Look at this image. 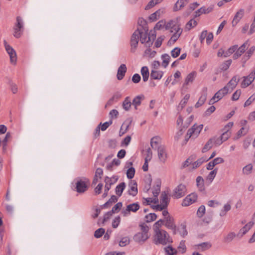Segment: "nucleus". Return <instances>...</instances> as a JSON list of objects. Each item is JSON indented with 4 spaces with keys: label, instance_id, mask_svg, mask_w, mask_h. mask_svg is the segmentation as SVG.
I'll return each instance as SVG.
<instances>
[{
    "label": "nucleus",
    "instance_id": "1",
    "mask_svg": "<svg viewBox=\"0 0 255 255\" xmlns=\"http://www.w3.org/2000/svg\"><path fill=\"white\" fill-rule=\"evenodd\" d=\"M190 82H191V73L188 74L181 88V94L182 95L185 94V95L177 106V109L178 111H181L182 110V109L185 106L190 97V95L189 94H186L188 89V85Z\"/></svg>",
    "mask_w": 255,
    "mask_h": 255
},
{
    "label": "nucleus",
    "instance_id": "2",
    "mask_svg": "<svg viewBox=\"0 0 255 255\" xmlns=\"http://www.w3.org/2000/svg\"><path fill=\"white\" fill-rule=\"evenodd\" d=\"M156 238L154 239V243L156 245H166L168 243H172V239H169V235L165 230L154 231Z\"/></svg>",
    "mask_w": 255,
    "mask_h": 255
},
{
    "label": "nucleus",
    "instance_id": "3",
    "mask_svg": "<svg viewBox=\"0 0 255 255\" xmlns=\"http://www.w3.org/2000/svg\"><path fill=\"white\" fill-rule=\"evenodd\" d=\"M170 198L168 197V194L165 192H162L160 196V203L156 205H151V208L156 211H162L167 209L170 202Z\"/></svg>",
    "mask_w": 255,
    "mask_h": 255
},
{
    "label": "nucleus",
    "instance_id": "4",
    "mask_svg": "<svg viewBox=\"0 0 255 255\" xmlns=\"http://www.w3.org/2000/svg\"><path fill=\"white\" fill-rule=\"evenodd\" d=\"M13 36L16 38H20L23 33L24 27L22 18L19 16L16 17V22L13 27Z\"/></svg>",
    "mask_w": 255,
    "mask_h": 255
},
{
    "label": "nucleus",
    "instance_id": "5",
    "mask_svg": "<svg viewBox=\"0 0 255 255\" xmlns=\"http://www.w3.org/2000/svg\"><path fill=\"white\" fill-rule=\"evenodd\" d=\"M84 180L79 179L75 183L76 191L79 193H83L85 192L89 188L87 184L90 183L89 180L86 177H83Z\"/></svg>",
    "mask_w": 255,
    "mask_h": 255
},
{
    "label": "nucleus",
    "instance_id": "6",
    "mask_svg": "<svg viewBox=\"0 0 255 255\" xmlns=\"http://www.w3.org/2000/svg\"><path fill=\"white\" fill-rule=\"evenodd\" d=\"M230 91L228 87H224L219 90L210 100L209 104L212 105L221 100L225 95L227 94Z\"/></svg>",
    "mask_w": 255,
    "mask_h": 255
},
{
    "label": "nucleus",
    "instance_id": "7",
    "mask_svg": "<svg viewBox=\"0 0 255 255\" xmlns=\"http://www.w3.org/2000/svg\"><path fill=\"white\" fill-rule=\"evenodd\" d=\"M165 218V226L169 229H171L174 235L176 234V226L174 223V219L170 216H168Z\"/></svg>",
    "mask_w": 255,
    "mask_h": 255
},
{
    "label": "nucleus",
    "instance_id": "8",
    "mask_svg": "<svg viewBox=\"0 0 255 255\" xmlns=\"http://www.w3.org/2000/svg\"><path fill=\"white\" fill-rule=\"evenodd\" d=\"M130 189L128 191V194L132 196H135L138 193L137 183L135 180H131L128 184Z\"/></svg>",
    "mask_w": 255,
    "mask_h": 255
},
{
    "label": "nucleus",
    "instance_id": "9",
    "mask_svg": "<svg viewBox=\"0 0 255 255\" xmlns=\"http://www.w3.org/2000/svg\"><path fill=\"white\" fill-rule=\"evenodd\" d=\"M105 182L106 184L105 186L104 192L102 195L103 198H105L108 196V192L110 190L111 186L114 184V183H113L112 181L111 178H110L108 176L105 177Z\"/></svg>",
    "mask_w": 255,
    "mask_h": 255
},
{
    "label": "nucleus",
    "instance_id": "10",
    "mask_svg": "<svg viewBox=\"0 0 255 255\" xmlns=\"http://www.w3.org/2000/svg\"><path fill=\"white\" fill-rule=\"evenodd\" d=\"M149 238V235H146L141 232H138L133 237V240L138 243H143Z\"/></svg>",
    "mask_w": 255,
    "mask_h": 255
},
{
    "label": "nucleus",
    "instance_id": "11",
    "mask_svg": "<svg viewBox=\"0 0 255 255\" xmlns=\"http://www.w3.org/2000/svg\"><path fill=\"white\" fill-rule=\"evenodd\" d=\"M213 5L210 6L207 8L205 6L201 7L195 12L194 18H197L203 13L207 14L210 13L213 10Z\"/></svg>",
    "mask_w": 255,
    "mask_h": 255
},
{
    "label": "nucleus",
    "instance_id": "12",
    "mask_svg": "<svg viewBox=\"0 0 255 255\" xmlns=\"http://www.w3.org/2000/svg\"><path fill=\"white\" fill-rule=\"evenodd\" d=\"M177 20L171 19L169 20L167 23H165V28L166 30H169L172 29L176 32H179L180 30V28L178 25H177Z\"/></svg>",
    "mask_w": 255,
    "mask_h": 255
},
{
    "label": "nucleus",
    "instance_id": "13",
    "mask_svg": "<svg viewBox=\"0 0 255 255\" xmlns=\"http://www.w3.org/2000/svg\"><path fill=\"white\" fill-rule=\"evenodd\" d=\"M5 50L9 55L11 63L15 64L16 62L17 57L14 49L11 46L7 45Z\"/></svg>",
    "mask_w": 255,
    "mask_h": 255
},
{
    "label": "nucleus",
    "instance_id": "14",
    "mask_svg": "<svg viewBox=\"0 0 255 255\" xmlns=\"http://www.w3.org/2000/svg\"><path fill=\"white\" fill-rule=\"evenodd\" d=\"M127 71V68L125 64H122L118 68L117 78L118 80H121L124 78L126 73Z\"/></svg>",
    "mask_w": 255,
    "mask_h": 255
},
{
    "label": "nucleus",
    "instance_id": "15",
    "mask_svg": "<svg viewBox=\"0 0 255 255\" xmlns=\"http://www.w3.org/2000/svg\"><path fill=\"white\" fill-rule=\"evenodd\" d=\"M157 151L159 159L163 162H164L167 157L165 146L163 145H160L158 147Z\"/></svg>",
    "mask_w": 255,
    "mask_h": 255
},
{
    "label": "nucleus",
    "instance_id": "16",
    "mask_svg": "<svg viewBox=\"0 0 255 255\" xmlns=\"http://www.w3.org/2000/svg\"><path fill=\"white\" fill-rule=\"evenodd\" d=\"M244 80L241 84L242 88H246L249 86L255 78V74L251 73L250 75L247 77H244Z\"/></svg>",
    "mask_w": 255,
    "mask_h": 255
},
{
    "label": "nucleus",
    "instance_id": "17",
    "mask_svg": "<svg viewBox=\"0 0 255 255\" xmlns=\"http://www.w3.org/2000/svg\"><path fill=\"white\" fill-rule=\"evenodd\" d=\"M248 45V42L247 41L242 45L239 48H238V50L233 55V58L234 59H237L240 57L245 51Z\"/></svg>",
    "mask_w": 255,
    "mask_h": 255
},
{
    "label": "nucleus",
    "instance_id": "18",
    "mask_svg": "<svg viewBox=\"0 0 255 255\" xmlns=\"http://www.w3.org/2000/svg\"><path fill=\"white\" fill-rule=\"evenodd\" d=\"M211 247L212 244L210 242H204L194 246V247L196 250L202 252L209 249Z\"/></svg>",
    "mask_w": 255,
    "mask_h": 255
},
{
    "label": "nucleus",
    "instance_id": "19",
    "mask_svg": "<svg viewBox=\"0 0 255 255\" xmlns=\"http://www.w3.org/2000/svg\"><path fill=\"white\" fill-rule=\"evenodd\" d=\"M239 80L240 79L237 76H234L225 86L228 87V88L230 89V93L236 87L238 82L239 81Z\"/></svg>",
    "mask_w": 255,
    "mask_h": 255
},
{
    "label": "nucleus",
    "instance_id": "20",
    "mask_svg": "<svg viewBox=\"0 0 255 255\" xmlns=\"http://www.w3.org/2000/svg\"><path fill=\"white\" fill-rule=\"evenodd\" d=\"M203 128V125L202 124L197 125L196 124H195L192 126V139L196 138L199 136Z\"/></svg>",
    "mask_w": 255,
    "mask_h": 255
},
{
    "label": "nucleus",
    "instance_id": "21",
    "mask_svg": "<svg viewBox=\"0 0 255 255\" xmlns=\"http://www.w3.org/2000/svg\"><path fill=\"white\" fill-rule=\"evenodd\" d=\"M163 72L162 71H157L156 70H151L150 73V80H160L163 75Z\"/></svg>",
    "mask_w": 255,
    "mask_h": 255
},
{
    "label": "nucleus",
    "instance_id": "22",
    "mask_svg": "<svg viewBox=\"0 0 255 255\" xmlns=\"http://www.w3.org/2000/svg\"><path fill=\"white\" fill-rule=\"evenodd\" d=\"M224 161V159L221 157H217L212 161L209 162L207 165V169L208 170H212L215 165L223 163Z\"/></svg>",
    "mask_w": 255,
    "mask_h": 255
},
{
    "label": "nucleus",
    "instance_id": "23",
    "mask_svg": "<svg viewBox=\"0 0 255 255\" xmlns=\"http://www.w3.org/2000/svg\"><path fill=\"white\" fill-rule=\"evenodd\" d=\"M207 88H204L203 89V94L200 96L198 101L197 102V103L196 104V105L195 106L196 108H198V107H200L204 103V102H205V101L206 100L207 96Z\"/></svg>",
    "mask_w": 255,
    "mask_h": 255
},
{
    "label": "nucleus",
    "instance_id": "24",
    "mask_svg": "<svg viewBox=\"0 0 255 255\" xmlns=\"http://www.w3.org/2000/svg\"><path fill=\"white\" fill-rule=\"evenodd\" d=\"M155 185L154 186V190L152 192L153 196L154 197H157L160 192V187L161 184V181L160 178H157L155 181Z\"/></svg>",
    "mask_w": 255,
    "mask_h": 255
},
{
    "label": "nucleus",
    "instance_id": "25",
    "mask_svg": "<svg viewBox=\"0 0 255 255\" xmlns=\"http://www.w3.org/2000/svg\"><path fill=\"white\" fill-rule=\"evenodd\" d=\"M179 233L180 236L182 237H184L188 234L186 230V223L184 222L182 223L178 227H176V234Z\"/></svg>",
    "mask_w": 255,
    "mask_h": 255
},
{
    "label": "nucleus",
    "instance_id": "26",
    "mask_svg": "<svg viewBox=\"0 0 255 255\" xmlns=\"http://www.w3.org/2000/svg\"><path fill=\"white\" fill-rule=\"evenodd\" d=\"M244 14V10L243 9H240L235 14L234 19L232 21V24L233 26L236 25L241 19L243 17Z\"/></svg>",
    "mask_w": 255,
    "mask_h": 255
},
{
    "label": "nucleus",
    "instance_id": "27",
    "mask_svg": "<svg viewBox=\"0 0 255 255\" xmlns=\"http://www.w3.org/2000/svg\"><path fill=\"white\" fill-rule=\"evenodd\" d=\"M126 184L124 182H123L118 184L115 189L116 194L118 196V198L122 195L123 192L126 188Z\"/></svg>",
    "mask_w": 255,
    "mask_h": 255
},
{
    "label": "nucleus",
    "instance_id": "28",
    "mask_svg": "<svg viewBox=\"0 0 255 255\" xmlns=\"http://www.w3.org/2000/svg\"><path fill=\"white\" fill-rule=\"evenodd\" d=\"M140 72L142 76L143 81L144 82L147 81L149 76V72L148 67L147 66H143L141 68Z\"/></svg>",
    "mask_w": 255,
    "mask_h": 255
},
{
    "label": "nucleus",
    "instance_id": "29",
    "mask_svg": "<svg viewBox=\"0 0 255 255\" xmlns=\"http://www.w3.org/2000/svg\"><path fill=\"white\" fill-rule=\"evenodd\" d=\"M140 208L138 202L133 203L127 205V211L136 212Z\"/></svg>",
    "mask_w": 255,
    "mask_h": 255
},
{
    "label": "nucleus",
    "instance_id": "30",
    "mask_svg": "<svg viewBox=\"0 0 255 255\" xmlns=\"http://www.w3.org/2000/svg\"><path fill=\"white\" fill-rule=\"evenodd\" d=\"M144 99L143 95L136 96L132 100V104L134 107H138L140 105L141 101Z\"/></svg>",
    "mask_w": 255,
    "mask_h": 255
},
{
    "label": "nucleus",
    "instance_id": "31",
    "mask_svg": "<svg viewBox=\"0 0 255 255\" xmlns=\"http://www.w3.org/2000/svg\"><path fill=\"white\" fill-rule=\"evenodd\" d=\"M181 34V31L180 33H178V32H175L171 37L170 39L167 42V45L168 46H171V45L173 44L179 38L180 35Z\"/></svg>",
    "mask_w": 255,
    "mask_h": 255
},
{
    "label": "nucleus",
    "instance_id": "32",
    "mask_svg": "<svg viewBox=\"0 0 255 255\" xmlns=\"http://www.w3.org/2000/svg\"><path fill=\"white\" fill-rule=\"evenodd\" d=\"M131 104L130 97H127L123 102V108L125 111H128L129 110Z\"/></svg>",
    "mask_w": 255,
    "mask_h": 255
},
{
    "label": "nucleus",
    "instance_id": "33",
    "mask_svg": "<svg viewBox=\"0 0 255 255\" xmlns=\"http://www.w3.org/2000/svg\"><path fill=\"white\" fill-rule=\"evenodd\" d=\"M123 207V203L121 202L117 203L112 209L109 211L110 215H113L114 213H118L121 210Z\"/></svg>",
    "mask_w": 255,
    "mask_h": 255
},
{
    "label": "nucleus",
    "instance_id": "34",
    "mask_svg": "<svg viewBox=\"0 0 255 255\" xmlns=\"http://www.w3.org/2000/svg\"><path fill=\"white\" fill-rule=\"evenodd\" d=\"M161 58L163 60L162 62V66L164 68H166L167 66L168 65L170 60V56L168 54L165 53L161 55Z\"/></svg>",
    "mask_w": 255,
    "mask_h": 255
},
{
    "label": "nucleus",
    "instance_id": "35",
    "mask_svg": "<svg viewBox=\"0 0 255 255\" xmlns=\"http://www.w3.org/2000/svg\"><path fill=\"white\" fill-rule=\"evenodd\" d=\"M138 24L141 26L142 30H149L147 21L142 17H139L138 19Z\"/></svg>",
    "mask_w": 255,
    "mask_h": 255
},
{
    "label": "nucleus",
    "instance_id": "36",
    "mask_svg": "<svg viewBox=\"0 0 255 255\" xmlns=\"http://www.w3.org/2000/svg\"><path fill=\"white\" fill-rule=\"evenodd\" d=\"M207 158L206 157H202L198 159L196 161L192 163V168H196L199 167L203 163L207 161Z\"/></svg>",
    "mask_w": 255,
    "mask_h": 255
},
{
    "label": "nucleus",
    "instance_id": "37",
    "mask_svg": "<svg viewBox=\"0 0 255 255\" xmlns=\"http://www.w3.org/2000/svg\"><path fill=\"white\" fill-rule=\"evenodd\" d=\"M204 179L201 176H198L196 178V185L200 191L204 189Z\"/></svg>",
    "mask_w": 255,
    "mask_h": 255
},
{
    "label": "nucleus",
    "instance_id": "38",
    "mask_svg": "<svg viewBox=\"0 0 255 255\" xmlns=\"http://www.w3.org/2000/svg\"><path fill=\"white\" fill-rule=\"evenodd\" d=\"M165 251L167 255H176L177 254V250L171 245L165 248Z\"/></svg>",
    "mask_w": 255,
    "mask_h": 255
},
{
    "label": "nucleus",
    "instance_id": "39",
    "mask_svg": "<svg viewBox=\"0 0 255 255\" xmlns=\"http://www.w3.org/2000/svg\"><path fill=\"white\" fill-rule=\"evenodd\" d=\"M157 217V215L155 213H149L145 216V222L149 223L155 221Z\"/></svg>",
    "mask_w": 255,
    "mask_h": 255
},
{
    "label": "nucleus",
    "instance_id": "40",
    "mask_svg": "<svg viewBox=\"0 0 255 255\" xmlns=\"http://www.w3.org/2000/svg\"><path fill=\"white\" fill-rule=\"evenodd\" d=\"M173 191V196L176 199L180 198L185 195V191L180 190V189H178V187L175 188Z\"/></svg>",
    "mask_w": 255,
    "mask_h": 255
},
{
    "label": "nucleus",
    "instance_id": "41",
    "mask_svg": "<svg viewBox=\"0 0 255 255\" xmlns=\"http://www.w3.org/2000/svg\"><path fill=\"white\" fill-rule=\"evenodd\" d=\"M158 136H154L151 138L150 140V145L151 147L156 150L158 149V147L159 146H158Z\"/></svg>",
    "mask_w": 255,
    "mask_h": 255
},
{
    "label": "nucleus",
    "instance_id": "42",
    "mask_svg": "<svg viewBox=\"0 0 255 255\" xmlns=\"http://www.w3.org/2000/svg\"><path fill=\"white\" fill-rule=\"evenodd\" d=\"M135 173V169L133 167H129L127 171V176L129 179H131L134 177Z\"/></svg>",
    "mask_w": 255,
    "mask_h": 255
},
{
    "label": "nucleus",
    "instance_id": "43",
    "mask_svg": "<svg viewBox=\"0 0 255 255\" xmlns=\"http://www.w3.org/2000/svg\"><path fill=\"white\" fill-rule=\"evenodd\" d=\"M105 229L103 228H99L98 229H97V230L95 231V233H94V237L97 238V239H99L101 237H102L103 236V235L105 234Z\"/></svg>",
    "mask_w": 255,
    "mask_h": 255
},
{
    "label": "nucleus",
    "instance_id": "44",
    "mask_svg": "<svg viewBox=\"0 0 255 255\" xmlns=\"http://www.w3.org/2000/svg\"><path fill=\"white\" fill-rule=\"evenodd\" d=\"M181 48L178 47H176L173 49L171 51V56L174 58H177L180 54Z\"/></svg>",
    "mask_w": 255,
    "mask_h": 255
},
{
    "label": "nucleus",
    "instance_id": "45",
    "mask_svg": "<svg viewBox=\"0 0 255 255\" xmlns=\"http://www.w3.org/2000/svg\"><path fill=\"white\" fill-rule=\"evenodd\" d=\"M253 170V165L252 164H249L243 167V173L245 175H249L251 173Z\"/></svg>",
    "mask_w": 255,
    "mask_h": 255
},
{
    "label": "nucleus",
    "instance_id": "46",
    "mask_svg": "<svg viewBox=\"0 0 255 255\" xmlns=\"http://www.w3.org/2000/svg\"><path fill=\"white\" fill-rule=\"evenodd\" d=\"M130 243V240L128 237H125L121 239L119 242V245L120 247H125L128 245Z\"/></svg>",
    "mask_w": 255,
    "mask_h": 255
},
{
    "label": "nucleus",
    "instance_id": "47",
    "mask_svg": "<svg viewBox=\"0 0 255 255\" xmlns=\"http://www.w3.org/2000/svg\"><path fill=\"white\" fill-rule=\"evenodd\" d=\"M238 46L237 45H235L231 46V47H230L228 49V51L225 53L224 57H226L229 56L230 55H231L232 53H233L235 51H236V50L238 49Z\"/></svg>",
    "mask_w": 255,
    "mask_h": 255
},
{
    "label": "nucleus",
    "instance_id": "48",
    "mask_svg": "<svg viewBox=\"0 0 255 255\" xmlns=\"http://www.w3.org/2000/svg\"><path fill=\"white\" fill-rule=\"evenodd\" d=\"M213 145V139L211 138L210 139L207 143L204 145V147L202 149V152H206L207 151H208Z\"/></svg>",
    "mask_w": 255,
    "mask_h": 255
},
{
    "label": "nucleus",
    "instance_id": "49",
    "mask_svg": "<svg viewBox=\"0 0 255 255\" xmlns=\"http://www.w3.org/2000/svg\"><path fill=\"white\" fill-rule=\"evenodd\" d=\"M236 236V235L234 232L229 233L225 238L224 242L225 243L231 242Z\"/></svg>",
    "mask_w": 255,
    "mask_h": 255
},
{
    "label": "nucleus",
    "instance_id": "50",
    "mask_svg": "<svg viewBox=\"0 0 255 255\" xmlns=\"http://www.w3.org/2000/svg\"><path fill=\"white\" fill-rule=\"evenodd\" d=\"M139 226L140 227L141 231L144 234L148 235L149 227L145 224V223H141L139 224Z\"/></svg>",
    "mask_w": 255,
    "mask_h": 255
},
{
    "label": "nucleus",
    "instance_id": "51",
    "mask_svg": "<svg viewBox=\"0 0 255 255\" xmlns=\"http://www.w3.org/2000/svg\"><path fill=\"white\" fill-rule=\"evenodd\" d=\"M182 206H188L191 205V194H189L182 201Z\"/></svg>",
    "mask_w": 255,
    "mask_h": 255
},
{
    "label": "nucleus",
    "instance_id": "52",
    "mask_svg": "<svg viewBox=\"0 0 255 255\" xmlns=\"http://www.w3.org/2000/svg\"><path fill=\"white\" fill-rule=\"evenodd\" d=\"M139 40H130V45L131 46L130 48V51L132 53L135 52L138 44Z\"/></svg>",
    "mask_w": 255,
    "mask_h": 255
},
{
    "label": "nucleus",
    "instance_id": "53",
    "mask_svg": "<svg viewBox=\"0 0 255 255\" xmlns=\"http://www.w3.org/2000/svg\"><path fill=\"white\" fill-rule=\"evenodd\" d=\"M113 123L112 119H110L109 121L106 122L104 123L103 124L101 123V125L100 126V129L102 131H105L110 126H111Z\"/></svg>",
    "mask_w": 255,
    "mask_h": 255
},
{
    "label": "nucleus",
    "instance_id": "54",
    "mask_svg": "<svg viewBox=\"0 0 255 255\" xmlns=\"http://www.w3.org/2000/svg\"><path fill=\"white\" fill-rule=\"evenodd\" d=\"M231 63L232 60H228L221 65L220 69L222 70L226 71L229 68Z\"/></svg>",
    "mask_w": 255,
    "mask_h": 255
},
{
    "label": "nucleus",
    "instance_id": "55",
    "mask_svg": "<svg viewBox=\"0 0 255 255\" xmlns=\"http://www.w3.org/2000/svg\"><path fill=\"white\" fill-rule=\"evenodd\" d=\"M166 21L165 20H161L159 21L154 27V29L155 30H160L163 27H165Z\"/></svg>",
    "mask_w": 255,
    "mask_h": 255
},
{
    "label": "nucleus",
    "instance_id": "56",
    "mask_svg": "<svg viewBox=\"0 0 255 255\" xmlns=\"http://www.w3.org/2000/svg\"><path fill=\"white\" fill-rule=\"evenodd\" d=\"M8 84H9L11 91L13 94H15L17 92V88L16 85L10 79L8 80Z\"/></svg>",
    "mask_w": 255,
    "mask_h": 255
},
{
    "label": "nucleus",
    "instance_id": "57",
    "mask_svg": "<svg viewBox=\"0 0 255 255\" xmlns=\"http://www.w3.org/2000/svg\"><path fill=\"white\" fill-rule=\"evenodd\" d=\"M139 34H141V32H139V29L137 28L135 30L131 36L130 40H139Z\"/></svg>",
    "mask_w": 255,
    "mask_h": 255
},
{
    "label": "nucleus",
    "instance_id": "58",
    "mask_svg": "<svg viewBox=\"0 0 255 255\" xmlns=\"http://www.w3.org/2000/svg\"><path fill=\"white\" fill-rule=\"evenodd\" d=\"M246 128L245 127H242L237 132V135L236 136L234 137V139H237L239 137H240L242 135H245L248 131V129H247L244 132Z\"/></svg>",
    "mask_w": 255,
    "mask_h": 255
},
{
    "label": "nucleus",
    "instance_id": "59",
    "mask_svg": "<svg viewBox=\"0 0 255 255\" xmlns=\"http://www.w3.org/2000/svg\"><path fill=\"white\" fill-rule=\"evenodd\" d=\"M164 221L163 219H160L156 222L153 225L154 231L160 230L159 228L163 224Z\"/></svg>",
    "mask_w": 255,
    "mask_h": 255
},
{
    "label": "nucleus",
    "instance_id": "60",
    "mask_svg": "<svg viewBox=\"0 0 255 255\" xmlns=\"http://www.w3.org/2000/svg\"><path fill=\"white\" fill-rule=\"evenodd\" d=\"M255 50V47L254 46H252L250 48V49L247 52L246 54L244 57V59H245V61H246L250 58V57L251 56V55L254 53Z\"/></svg>",
    "mask_w": 255,
    "mask_h": 255
},
{
    "label": "nucleus",
    "instance_id": "61",
    "mask_svg": "<svg viewBox=\"0 0 255 255\" xmlns=\"http://www.w3.org/2000/svg\"><path fill=\"white\" fill-rule=\"evenodd\" d=\"M164 35H161L158 37L155 41L154 46L157 48L160 47L162 45V41L164 40Z\"/></svg>",
    "mask_w": 255,
    "mask_h": 255
},
{
    "label": "nucleus",
    "instance_id": "62",
    "mask_svg": "<svg viewBox=\"0 0 255 255\" xmlns=\"http://www.w3.org/2000/svg\"><path fill=\"white\" fill-rule=\"evenodd\" d=\"M121 222V217L118 216L115 217L112 222V227L113 228H117Z\"/></svg>",
    "mask_w": 255,
    "mask_h": 255
},
{
    "label": "nucleus",
    "instance_id": "63",
    "mask_svg": "<svg viewBox=\"0 0 255 255\" xmlns=\"http://www.w3.org/2000/svg\"><path fill=\"white\" fill-rule=\"evenodd\" d=\"M217 169L216 168L214 169L212 171H211L207 176V179L210 180V181H212L215 177L217 173Z\"/></svg>",
    "mask_w": 255,
    "mask_h": 255
},
{
    "label": "nucleus",
    "instance_id": "64",
    "mask_svg": "<svg viewBox=\"0 0 255 255\" xmlns=\"http://www.w3.org/2000/svg\"><path fill=\"white\" fill-rule=\"evenodd\" d=\"M255 100V93L253 94L245 103L244 107L250 106Z\"/></svg>",
    "mask_w": 255,
    "mask_h": 255
}]
</instances>
